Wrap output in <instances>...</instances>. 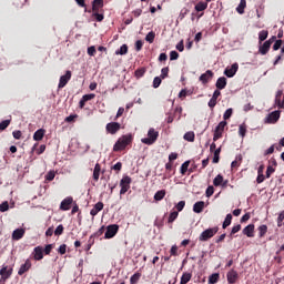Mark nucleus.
Here are the masks:
<instances>
[{
	"mask_svg": "<svg viewBox=\"0 0 284 284\" xmlns=\"http://www.w3.org/2000/svg\"><path fill=\"white\" fill-rule=\"evenodd\" d=\"M236 72H239V63H233L231 65V68L225 69L224 74L229 79H232V77H234V74H236Z\"/></svg>",
	"mask_w": 284,
	"mask_h": 284,
	"instance_id": "6e6552de",
	"label": "nucleus"
},
{
	"mask_svg": "<svg viewBox=\"0 0 284 284\" xmlns=\"http://www.w3.org/2000/svg\"><path fill=\"white\" fill-rule=\"evenodd\" d=\"M0 276L1 281H7V278H10L12 276V268L8 270V266H4L0 270Z\"/></svg>",
	"mask_w": 284,
	"mask_h": 284,
	"instance_id": "ddd939ff",
	"label": "nucleus"
},
{
	"mask_svg": "<svg viewBox=\"0 0 284 284\" xmlns=\"http://www.w3.org/2000/svg\"><path fill=\"white\" fill-rule=\"evenodd\" d=\"M212 194H214V186H209L206 189V196H207V199H210V196H212Z\"/></svg>",
	"mask_w": 284,
	"mask_h": 284,
	"instance_id": "69168bd1",
	"label": "nucleus"
},
{
	"mask_svg": "<svg viewBox=\"0 0 284 284\" xmlns=\"http://www.w3.org/2000/svg\"><path fill=\"white\" fill-rule=\"evenodd\" d=\"M242 232L245 236L252 239L254 236V224H248Z\"/></svg>",
	"mask_w": 284,
	"mask_h": 284,
	"instance_id": "dca6fc26",
	"label": "nucleus"
},
{
	"mask_svg": "<svg viewBox=\"0 0 284 284\" xmlns=\"http://www.w3.org/2000/svg\"><path fill=\"white\" fill-rule=\"evenodd\" d=\"M24 234H26L24 229H16L12 233V240L13 241H21V239H23Z\"/></svg>",
	"mask_w": 284,
	"mask_h": 284,
	"instance_id": "4468645a",
	"label": "nucleus"
},
{
	"mask_svg": "<svg viewBox=\"0 0 284 284\" xmlns=\"http://www.w3.org/2000/svg\"><path fill=\"white\" fill-rule=\"evenodd\" d=\"M61 234H63V224L58 225L54 231L55 236H61Z\"/></svg>",
	"mask_w": 284,
	"mask_h": 284,
	"instance_id": "c03bdc74",
	"label": "nucleus"
},
{
	"mask_svg": "<svg viewBox=\"0 0 284 284\" xmlns=\"http://www.w3.org/2000/svg\"><path fill=\"white\" fill-rule=\"evenodd\" d=\"M93 17L97 21L101 22L103 21V13H99V11H93Z\"/></svg>",
	"mask_w": 284,
	"mask_h": 284,
	"instance_id": "de8ad7c7",
	"label": "nucleus"
},
{
	"mask_svg": "<svg viewBox=\"0 0 284 284\" xmlns=\"http://www.w3.org/2000/svg\"><path fill=\"white\" fill-rule=\"evenodd\" d=\"M165 199V190H160L154 194V201H163Z\"/></svg>",
	"mask_w": 284,
	"mask_h": 284,
	"instance_id": "bb28decb",
	"label": "nucleus"
},
{
	"mask_svg": "<svg viewBox=\"0 0 284 284\" xmlns=\"http://www.w3.org/2000/svg\"><path fill=\"white\" fill-rule=\"evenodd\" d=\"M209 283L210 284H216L219 283V273H213L209 276Z\"/></svg>",
	"mask_w": 284,
	"mask_h": 284,
	"instance_id": "72a5a7b5",
	"label": "nucleus"
},
{
	"mask_svg": "<svg viewBox=\"0 0 284 284\" xmlns=\"http://www.w3.org/2000/svg\"><path fill=\"white\" fill-rule=\"evenodd\" d=\"M190 168V161H185L182 165H181V174H185V172H187V169Z\"/></svg>",
	"mask_w": 284,
	"mask_h": 284,
	"instance_id": "79ce46f5",
	"label": "nucleus"
},
{
	"mask_svg": "<svg viewBox=\"0 0 284 284\" xmlns=\"http://www.w3.org/2000/svg\"><path fill=\"white\" fill-rule=\"evenodd\" d=\"M143 74H145V68H141V69L135 70L136 79H141V77H143Z\"/></svg>",
	"mask_w": 284,
	"mask_h": 284,
	"instance_id": "37998d69",
	"label": "nucleus"
},
{
	"mask_svg": "<svg viewBox=\"0 0 284 284\" xmlns=\"http://www.w3.org/2000/svg\"><path fill=\"white\" fill-rule=\"evenodd\" d=\"M33 258L36 261H41L43 258V247L41 246H37L34 250H33Z\"/></svg>",
	"mask_w": 284,
	"mask_h": 284,
	"instance_id": "2eb2a0df",
	"label": "nucleus"
},
{
	"mask_svg": "<svg viewBox=\"0 0 284 284\" xmlns=\"http://www.w3.org/2000/svg\"><path fill=\"white\" fill-rule=\"evenodd\" d=\"M8 125H10V120H4V121L0 122V130H6V128H8Z\"/></svg>",
	"mask_w": 284,
	"mask_h": 284,
	"instance_id": "13d9d810",
	"label": "nucleus"
},
{
	"mask_svg": "<svg viewBox=\"0 0 284 284\" xmlns=\"http://www.w3.org/2000/svg\"><path fill=\"white\" fill-rule=\"evenodd\" d=\"M232 113H233V110H232V109H227V110L224 112V114H223L224 121H227V119H231Z\"/></svg>",
	"mask_w": 284,
	"mask_h": 284,
	"instance_id": "a18cd8bd",
	"label": "nucleus"
},
{
	"mask_svg": "<svg viewBox=\"0 0 284 284\" xmlns=\"http://www.w3.org/2000/svg\"><path fill=\"white\" fill-rule=\"evenodd\" d=\"M227 85V79L225 77H221L217 79L215 87L217 90H225V87Z\"/></svg>",
	"mask_w": 284,
	"mask_h": 284,
	"instance_id": "f3484780",
	"label": "nucleus"
},
{
	"mask_svg": "<svg viewBox=\"0 0 284 284\" xmlns=\"http://www.w3.org/2000/svg\"><path fill=\"white\" fill-rule=\"evenodd\" d=\"M196 12H203V10H207V2H199L195 4Z\"/></svg>",
	"mask_w": 284,
	"mask_h": 284,
	"instance_id": "c85d7f7f",
	"label": "nucleus"
},
{
	"mask_svg": "<svg viewBox=\"0 0 284 284\" xmlns=\"http://www.w3.org/2000/svg\"><path fill=\"white\" fill-rule=\"evenodd\" d=\"M116 232H119V225H116V224L109 225L106 227L104 239H114V236H116Z\"/></svg>",
	"mask_w": 284,
	"mask_h": 284,
	"instance_id": "39448f33",
	"label": "nucleus"
},
{
	"mask_svg": "<svg viewBox=\"0 0 284 284\" xmlns=\"http://www.w3.org/2000/svg\"><path fill=\"white\" fill-rule=\"evenodd\" d=\"M194 132L189 131L184 134L183 139L184 141H189L190 143H194Z\"/></svg>",
	"mask_w": 284,
	"mask_h": 284,
	"instance_id": "c756f323",
	"label": "nucleus"
},
{
	"mask_svg": "<svg viewBox=\"0 0 284 284\" xmlns=\"http://www.w3.org/2000/svg\"><path fill=\"white\" fill-rule=\"evenodd\" d=\"M278 119H281V112L280 111H273L272 113H270L266 116L265 123H276V121H278Z\"/></svg>",
	"mask_w": 284,
	"mask_h": 284,
	"instance_id": "1a4fd4ad",
	"label": "nucleus"
},
{
	"mask_svg": "<svg viewBox=\"0 0 284 284\" xmlns=\"http://www.w3.org/2000/svg\"><path fill=\"white\" fill-rule=\"evenodd\" d=\"M237 232H241V224H237L232 227L231 234H236Z\"/></svg>",
	"mask_w": 284,
	"mask_h": 284,
	"instance_id": "338daca9",
	"label": "nucleus"
},
{
	"mask_svg": "<svg viewBox=\"0 0 284 284\" xmlns=\"http://www.w3.org/2000/svg\"><path fill=\"white\" fill-rule=\"evenodd\" d=\"M118 130H121V124L119 122H110L106 124L109 134H116Z\"/></svg>",
	"mask_w": 284,
	"mask_h": 284,
	"instance_id": "9d476101",
	"label": "nucleus"
},
{
	"mask_svg": "<svg viewBox=\"0 0 284 284\" xmlns=\"http://www.w3.org/2000/svg\"><path fill=\"white\" fill-rule=\"evenodd\" d=\"M213 77H214V73L212 72V70H207L205 73L200 75V81L202 83H207V81H210V79H212Z\"/></svg>",
	"mask_w": 284,
	"mask_h": 284,
	"instance_id": "a211bd4d",
	"label": "nucleus"
},
{
	"mask_svg": "<svg viewBox=\"0 0 284 284\" xmlns=\"http://www.w3.org/2000/svg\"><path fill=\"white\" fill-rule=\"evenodd\" d=\"M176 59H179V52L171 51L170 52V61H176Z\"/></svg>",
	"mask_w": 284,
	"mask_h": 284,
	"instance_id": "864d4df0",
	"label": "nucleus"
},
{
	"mask_svg": "<svg viewBox=\"0 0 284 284\" xmlns=\"http://www.w3.org/2000/svg\"><path fill=\"white\" fill-rule=\"evenodd\" d=\"M30 267H32V262H30V260H27L18 271L19 276H23V274H26V272H28Z\"/></svg>",
	"mask_w": 284,
	"mask_h": 284,
	"instance_id": "f8f14e48",
	"label": "nucleus"
},
{
	"mask_svg": "<svg viewBox=\"0 0 284 284\" xmlns=\"http://www.w3.org/2000/svg\"><path fill=\"white\" fill-rule=\"evenodd\" d=\"M55 173L54 171H49L45 175L47 181H54Z\"/></svg>",
	"mask_w": 284,
	"mask_h": 284,
	"instance_id": "49530a36",
	"label": "nucleus"
},
{
	"mask_svg": "<svg viewBox=\"0 0 284 284\" xmlns=\"http://www.w3.org/2000/svg\"><path fill=\"white\" fill-rule=\"evenodd\" d=\"M12 134H13V139H17V140L21 139V131H13Z\"/></svg>",
	"mask_w": 284,
	"mask_h": 284,
	"instance_id": "774afa93",
	"label": "nucleus"
},
{
	"mask_svg": "<svg viewBox=\"0 0 284 284\" xmlns=\"http://www.w3.org/2000/svg\"><path fill=\"white\" fill-rule=\"evenodd\" d=\"M217 232H219V227H216V226L206 229L199 236V241H202V242L210 241V239H212Z\"/></svg>",
	"mask_w": 284,
	"mask_h": 284,
	"instance_id": "7ed1b4c3",
	"label": "nucleus"
},
{
	"mask_svg": "<svg viewBox=\"0 0 284 284\" xmlns=\"http://www.w3.org/2000/svg\"><path fill=\"white\" fill-rule=\"evenodd\" d=\"M130 183H132V178L131 176H123L122 180L120 181V194L123 195L130 190Z\"/></svg>",
	"mask_w": 284,
	"mask_h": 284,
	"instance_id": "20e7f679",
	"label": "nucleus"
},
{
	"mask_svg": "<svg viewBox=\"0 0 284 284\" xmlns=\"http://www.w3.org/2000/svg\"><path fill=\"white\" fill-rule=\"evenodd\" d=\"M204 207H205V202L199 201L193 205V212H195V214H201Z\"/></svg>",
	"mask_w": 284,
	"mask_h": 284,
	"instance_id": "6ab92c4d",
	"label": "nucleus"
},
{
	"mask_svg": "<svg viewBox=\"0 0 284 284\" xmlns=\"http://www.w3.org/2000/svg\"><path fill=\"white\" fill-rule=\"evenodd\" d=\"M268 34H270V32L267 30L260 31V33H258V41H260V43L262 41H265V39H267Z\"/></svg>",
	"mask_w": 284,
	"mask_h": 284,
	"instance_id": "2f4dec72",
	"label": "nucleus"
},
{
	"mask_svg": "<svg viewBox=\"0 0 284 284\" xmlns=\"http://www.w3.org/2000/svg\"><path fill=\"white\" fill-rule=\"evenodd\" d=\"M258 232H260V239H263V236L267 234V225L263 224L258 226Z\"/></svg>",
	"mask_w": 284,
	"mask_h": 284,
	"instance_id": "f704fd0d",
	"label": "nucleus"
},
{
	"mask_svg": "<svg viewBox=\"0 0 284 284\" xmlns=\"http://www.w3.org/2000/svg\"><path fill=\"white\" fill-rule=\"evenodd\" d=\"M270 48H272V45L270 44V42L265 41L263 45L260 47L258 52L265 55L267 54V52H270Z\"/></svg>",
	"mask_w": 284,
	"mask_h": 284,
	"instance_id": "412c9836",
	"label": "nucleus"
},
{
	"mask_svg": "<svg viewBox=\"0 0 284 284\" xmlns=\"http://www.w3.org/2000/svg\"><path fill=\"white\" fill-rule=\"evenodd\" d=\"M44 135H45V130L39 129V130H37V131L34 132V134H33V140H34V141H41Z\"/></svg>",
	"mask_w": 284,
	"mask_h": 284,
	"instance_id": "4be33fe9",
	"label": "nucleus"
},
{
	"mask_svg": "<svg viewBox=\"0 0 284 284\" xmlns=\"http://www.w3.org/2000/svg\"><path fill=\"white\" fill-rule=\"evenodd\" d=\"M192 281V274L191 273H183L180 284H187Z\"/></svg>",
	"mask_w": 284,
	"mask_h": 284,
	"instance_id": "393cba45",
	"label": "nucleus"
},
{
	"mask_svg": "<svg viewBox=\"0 0 284 284\" xmlns=\"http://www.w3.org/2000/svg\"><path fill=\"white\" fill-rule=\"evenodd\" d=\"M121 168H123V164L121 162H118L112 166V170H115L116 172H121Z\"/></svg>",
	"mask_w": 284,
	"mask_h": 284,
	"instance_id": "0e129e2a",
	"label": "nucleus"
},
{
	"mask_svg": "<svg viewBox=\"0 0 284 284\" xmlns=\"http://www.w3.org/2000/svg\"><path fill=\"white\" fill-rule=\"evenodd\" d=\"M156 139H159V131L151 128L148 131V138H143L141 142L144 143V145H154V143H156Z\"/></svg>",
	"mask_w": 284,
	"mask_h": 284,
	"instance_id": "f03ea898",
	"label": "nucleus"
},
{
	"mask_svg": "<svg viewBox=\"0 0 284 284\" xmlns=\"http://www.w3.org/2000/svg\"><path fill=\"white\" fill-rule=\"evenodd\" d=\"M179 217V212H172L170 215H169V223H174V221H176V219Z\"/></svg>",
	"mask_w": 284,
	"mask_h": 284,
	"instance_id": "a19ab883",
	"label": "nucleus"
},
{
	"mask_svg": "<svg viewBox=\"0 0 284 284\" xmlns=\"http://www.w3.org/2000/svg\"><path fill=\"white\" fill-rule=\"evenodd\" d=\"M230 225H232V214L229 213L222 224V227L225 230L226 227H230Z\"/></svg>",
	"mask_w": 284,
	"mask_h": 284,
	"instance_id": "cd10ccee",
	"label": "nucleus"
},
{
	"mask_svg": "<svg viewBox=\"0 0 284 284\" xmlns=\"http://www.w3.org/2000/svg\"><path fill=\"white\" fill-rule=\"evenodd\" d=\"M246 6H247V1L241 0L240 4L236 8V12H239V14H244Z\"/></svg>",
	"mask_w": 284,
	"mask_h": 284,
	"instance_id": "5701e85b",
	"label": "nucleus"
},
{
	"mask_svg": "<svg viewBox=\"0 0 284 284\" xmlns=\"http://www.w3.org/2000/svg\"><path fill=\"white\" fill-rule=\"evenodd\" d=\"M225 125H227V122H226V121H221V122L219 123V125L215 128V130H216L217 132H223V130H225Z\"/></svg>",
	"mask_w": 284,
	"mask_h": 284,
	"instance_id": "58836bf2",
	"label": "nucleus"
},
{
	"mask_svg": "<svg viewBox=\"0 0 284 284\" xmlns=\"http://www.w3.org/2000/svg\"><path fill=\"white\" fill-rule=\"evenodd\" d=\"M283 45V40H276L274 45H273V50H281V47Z\"/></svg>",
	"mask_w": 284,
	"mask_h": 284,
	"instance_id": "603ef678",
	"label": "nucleus"
},
{
	"mask_svg": "<svg viewBox=\"0 0 284 284\" xmlns=\"http://www.w3.org/2000/svg\"><path fill=\"white\" fill-rule=\"evenodd\" d=\"M115 54H121V55L128 54V44H122L120 47V50L115 51Z\"/></svg>",
	"mask_w": 284,
	"mask_h": 284,
	"instance_id": "4c0bfd02",
	"label": "nucleus"
},
{
	"mask_svg": "<svg viewBox=\"0 0 284 284\" xmlns=\"http://www.w3.org/2000/svg\"><path fill=\"white\" fill-rule=\"evenodd\" d=\"M142 48H143V41L138 40L135 42V50H136V52H141Z\"/></svg>",
	"mask_w": 284,
	"mask_h": 284,
	"instance_id": "6e6d98bb",
	"label": "nucleus"
},
{
	"mask_svg": "<svg viewBox=\"0 0 284 284\" xmlns=\"http://www.w3.org/2000/svg\"><path fill=\"white\" fill-rule=\"evenodd\" d=\"M72 203H74V199H72V196L65 197L60 204V210H62V212H68Z\"/></svg>",
	"mask_w": 284,
	"mask_h": 284,
	"instance_id": "423d86ee",
	"label": "nucleus"
},
{
	"mask_svg": "<svg viewBox=\"0 0 284 284\" xmlns=\"http://www.w3.org/2000/svg\"><path fill=\"white\" fill-rule=\"evenodd\" d=\"M10 210V204L8 201H4L2 204H0V212H8Z\"/></svg>",
	"mask_w": 284,
	"mask_h": 284,
	"instance_id": "ea45409f",
	"label": "nucleus"
},
{
	"mask_svg": "<svg viewBox=\"0 0 284 284\" xmlns=\"http://www.w3.org/2000/svg\"><path fill=\"white\" fill-rule=\"evenodd\" d=\"M159 85H161V78L155 77L153 80V88H159Z\"/></svg>",
	"mask_w": 284,
	"mask_h": 284,
	"instance_id": "680f3d73",
	"label": "nucleus"
},
{
	"mask_svg": "<svg viewBox=\"0 0 284 284\" xmlns=\"http://www.w3.org/2000/svg\"><path fill=\"white\" fill-rule=\"evenodd\" d=\"M101 210H103V202H98L90 212L91 216H97Z\"/></svg>",
	"mask_w": 284,
	"mask_h": 284,
	"instance_id": "aec40b11",
	"label": "nucleus"
},
{
	"mask_svg": "<svg viewBox=\"0 0 284 284\" xmlns=\"http://www.w3.org/2000/svg\"><path fill=\"white\" fill-rule=\"evenodd\" d=\"M183 207H185V201H180V202L176 204V210H178V212H183Z\"/></svg>",
	"mask_w": 284,
	"mask_h": 284,
	"instance_id": "5fc2aeb1",
	"label": "nucleus"
},
{
	"mask_svg": "<svg viewBox=\"0 0 284 284\" xmlns=\"http://www.w3.org/2000/svg\"><path fill=\"white\" fill-rule=\"evenodd\" d=\"M155 37L156 33H154V31H150L145 37V41H148V43H154Z\"/></svg>",
	"mask_w": 284,
	"mask_h": 284,
	"instance_id": "473e14b6",
	"label": "nucleus"
},
{
	"mask_svg": "<svg viewBox=\"0 0 284 284\" xmlns=\"http://www.w3.org/2000/svg\"><path fill=\"white\" fill-rule=\"evenodd\" d=\"M227 282L230 284L236 283V280L239 278V273L235 270H231L226 274Z\"/></svg>",
	"mask_w": 284,
	"mask_h": 284,
	"instance_id": "9b49d317",
	"label": "nucleus"
},
{
	"mask_svg": "<svg viewBox=\"0 0 284 284\" xmlns=\"http://www.w3.org/2000/svg\"><path fill=\"white\" fill-rule=\"evenodd\" d=\"M99 8H103V0H93L92 11L93 12H99Z\"/></svg>",
	"mask_w": 284,
	"mask_h": 284,
	"instance_id": "b1692460",
	"label": "nucleus"
},
{
	"mask_svg": "<svg viewBox=\"0 0 284 284\" xmlns=\"http://www.w3.org/2000/svg\"><path fill=\"white\" fill-rule=\"evenodd\" d=\"M130 143H132V135H123L114 144L113 150L114 152H121V150H125Z\"/></svg>",
	"mask_w": 284,
	"mask_h": 284,
	"instance_id": "f257e3e1",
	"label": "nucleus"
},
{
	"mask_svg": "<svg viewBox=\"0 0 284 284\" xmlns=\"http://www.w3.org/2000/svg\"><path fill=\"white\" fill-rule=\"evenodd\" d=\"M281 97H283V90H278L275 94V104L280 103Z\"/></svg>",
	"mask_w": 284,
	"mask_h": 284,
	"instance_id": "4d7b16f0",
	"label": "nucleus"
},
{
	"mask_svg": "<svg viewBox=\"0 0 284 284\" xmlns=\"http://www.w3.org/2000/svg\"><path fill=\"white\" fill-rule=\"evenodd\" d=\"M170 72V68L165 67L161 70V79H166L168 74Z\"/></svg>",
	"mask_w": 284,
	"mask_h": 284,
	"instance_id": "09e8293b",
	"label": "nucleus"
},
{
	"mask_svg": "<svg viewBox=\"0 0 284 284\" xmlns=\"http://www.w3.org/2000/svg\"><path fill=\"white\" fill-rule=\"evenodd\" d=\"M223 183V175L219 174L214 180H213V185L215 187H219V185H222Z\"/></svg>",
	"mask_w": 284,
	"mask_h": 284,
	"instance_id": "c9c22d12",
	"label": "nucleus"
},
{
	"mask_svg": "<svg viewBox=\"0 0 284 284\" xmlns=\"http://www.w3.org/2000/svg\"><path fill=\"white\" fill-rule=\"evenodd\" d=\"M223 136V131H216L214 130L213 141H219Z\"/></svg>",
	"mask_w": 284,
	"mask_h": 284,
	"instance_id": "8fccbe9b",
	"label": "nucleus"
},
{
	"mask_svg": "<svg viewBox=\"0 0 284 284\" xmlns=\"http://www.w3.org/2000/svg\"><path fill=\"white\" fill-rule=\"evenodd\" d=\"M239 134L242 139H245V134H247V126L245 124H240Z\"/></svg>",
	"mask_w": 284,
	"mask_h": 284,
	"instance_id": "7c9ffc66",
	"label": "nucleus"
},
{
	"mask_svg": "<svg viewBox=\"0 0 284 284\" xmlns=\"http://www.w3.org/2000/svg\"><path fill=\"white\" fill-rule=\"evenodd\" d=\"M221 156V146L214 151L213 163H219Z\"/></svg>",
	"mask_w": 284,
	"mask_h": 284,
	"instance_id": "e433bc0d",
	"label": "nucleus"
},
{
	"mask_svg": "<svg viewBox=\"0 0 284 284\" xmlns=\"http://www.w3.org/2000/svg\"><path fill=\"white\" fill-rule=\"evenodd\" d=\"M139 278H140V275H139V274L132 275L131 278H130L131 284H136V283H139Z\"/></svg>",
	"mask_w": 284,
	"mask_h": 284,
	"instance_id": "052dcab7",
	"label": "nucleus"
},
{
	"mask_svg": "<svg viewBox=\"0 0 284 284\" xmlns=\"http://www.w3.org/2000/svg\"><path fill=\"white\" fill-rule=\"evenodd\" d=\"M95 53H97V49L94 47H89L88 48L89 57H94Z\"/></svg>",
	"mask_w": 284,
	"mask_h": 284,
	"instance_id": "e2e57ef3",
	"label": "nucleus"
},
{
	"mask_svg": "<svg viewBox=\"0 0 284 284\" xmlns=\"http://www.w3.org/2000/svg\"><path fill=\"white\" fill-rule=\"evenodd\" d=\"M70 79H72V72L71 71H67L64 75L60 77V82L58 84V88H65V85H68V81H70Z\"/></svg>",
	"mask_w": 284,
	"mask_h": 284,
	"instance_id": "0eeeda50",
	"label": "nucleus"
},
{
	"mask_svg": "<svg viewBox=\"0 0 284 284\" xmlns=\"http://www.w3.org/2000/svg\"><path fill=\"white\" fill-rule=\"evenodd\" d=\"M101 174V165L99 163L95 164L93 170V179L94 181H99V176Z\"/></svg>",
	"mask_w": 284,
	"mask_h": 284,
	"instance_id": "a878e982",
	"label": "nucleus"
},
{
	"mask_svg": "<svg viewBox=\"0 0 284 284\" xmlns=\"http://www.w3.org/2000/svg\"><path fill=\"white\" fill-rule=\"evenodd\" d=\"M275 170L272 166H267L266 169V179H270L272 174H274Z\"/></svg>",
	"mask_w": 284,
	"mask_h": 284,
	"instance_id": "bf43d9fd",
	"label": "nucleus"
},
{
	"mask_svg": "<svg viewBox=\"0 0 284 284\" xmlns=\"http://www.w3.org/2000/svg\"><path fill=\"white\" fill-rule=\"evenodd\" d=\"M94 97H97L94 93H90V94H84L82 97L83 101H85L88 103V101H92V99H94Z\"/></svg>",
	"mask_w": 284,
	"mask_h": 284,
	"instance_id": "3c124183",
	"label": "nucleus"
}]
</instances>
